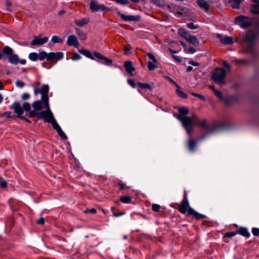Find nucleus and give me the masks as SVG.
Returning <instances> with one entry per match:
<instances>
[{
    "mask_svg": "<svg viewBox=\"0 0 259 259\" xmlns=\"http://www.w3.org/2000/svg\"><path fill=\"white\" fill-rule=\"evenodd\" d=\"M186 40L191 43L193 45L195 46H198L199 45V42L197 37L194 35H192L189 34L187 38L186 39Z\"/></svg>",
    "mask_w": 259,
    "mask_h": 259,
    "instance_id": "19",
    "label": "nucleus"
},
{
    "mask_svg": "<svg viewBox=\"0 0 259 259\" xmlns=\"http://www.w3.org/2000/svg\"><path fill=\"white\" fill-rule=\"evenodd\" d=\"M103 63L106 65L111 64L113 62L112 60L106 58L105 56H104V58L103 59Z\"/></svg>",
    "mask_w": 259,
    "mask_h": 259,
    "instance_id": "39",
    "label": "nucleus"
},
{
    "mask_svg": "<svg viewBox=\"0 0 259 259\" xmlns=\"http://www.w3.org/2000/svg\"><path fill=\"white\" fill-rule=\"evenodd\" d=\"M176 87L177 88L176 90L177 94L182 98H186L187 97V95L185 93L181 90L180 87L178 85H177Z\"/></svg>",
    "mask_w": 259,
    "mask_h": 259,
    "instance_id": "32",
    "label": "nucleus"
},
{
    "mask_svg": "<svg viewBox=\"0 0 259 259\" xmlns=\"http://www.w3.org/2000/svg\"><path fill=\"white\" fill-rule=\"evenodd\" d=\"M75 32L76 34L81 40H85L87 38V34L83 31L80 30L77 28H75Z\"/></svg>",
    "mask_w": 259,
    "mask_h": 259,
    "instance_id": "23",
    "label": "nucleus"
},
{
    "mask_svg": "<svg viewBox=\"0 0 259 259\" xmlns=\"http://www.w3.org/2000/svg\"><path fill=\"white\" fill-rule=\"evenodd\" d=\"M179 112L180 113V115L185 116L188 114L189 112V110L188 109L185 108H180L179 109Z\"/></svg>",
    "mask_w": 259,
    "mask_h": 259,
    "instance_id": "36",
    "label": "nucleus"
},
{
    "mask_svg": "<svg viewBox=\"0 0 259 259\" xmlns=\"http://www.w3.org/2000/svg\"><path fill=\"white\" fill-rule=\"evenodd\" d=\"M9 62L12 64H17L19 62V57L17 55L13 54L12 49L8 46H6L3 49V53L1 54V57L5 59L6 56Z\"/></svg>",
    "mask_w": 259,
    "mask_h": 259,
    "instance_id": "6",
    "label": "nucleus"
},
{
    "mask_svg": "<svg viewBox=\"0 0 259 259\" xmlns=\"http://www.w3.org/2000/svg\"><path fill=\"white\" fill-rule=\"evenodd\" d=\"M124 66L126 71L131 74L135 70L131 61H126L124 64Z\"/></svg>",
    "mask_w": 259,
    "mask_h": 259,
    "instance_id": "20",
    "label": "nucleus"
},
{
    "mask_svg": "<svg viewBox=\"0 0 259 259\" xmlns=\"http://www.w3.org/2000/svg\"><path fill=\"white\" fill-rule=\"evenodd\" d=\"M45 223V220L43 218H39L37 221V224H38V225H43Z\"/></svg>",
    "mask_w": 259,
    "mask_h": 259,
    "instance_id": "55",
    "label": "nucleus"
},
{
    "mask_svg": "<svg viewBox=\"0 0 259 259\" xmlns=\"http://www.w3.org/2000/svg\"><path fill=\"white\" fill-rule=\"evenodd\" d=\"M220 41L226 45L233 44L234 42L233 38L230 36L221 37L220 38Z\"/></svg>",
    "mask_w": 259,
    "mask_h": 259,
    "instance_id": "21",
    "label": "nucleus"
},
{
    "mask_svg": "<svg viewBox=\"0 0 259 259\" xmlns=\"http://www.w3.org/2000/svg\"><path fill=\"white\" fill-rule=\"evenodd\" d=\"M168 79L169 80V81L170 82H171V83H172L174 84H175L176 87H177V85H178L172 79L169 78V77H168Z\"/></svg>",
    "mask_w": 259,
    "mask_h": 259,
    "instance_id": "61",
    "label": "nucleus"
},
{
    "mask_svg": "<svg viewBox=\"0 0 259 259\" xmlns=\"http://www.w3.org/2000/svg\"><path fill=\"white\" fill-rule=\"evenodd\" d=\"M11 5V2L9 0H7L6 2V6L7 7V10L9 12H11V10L9 8V7Z\"/></svg>",
    "mask_w": 259,
    "mask_h": 259,
    "instance_id": "52",
    "label": "nucleus"
},
{
    "mask_svg": "<svg viewBox=\"0 0 259 259\" xmlns=\"http://www.w3.org/2000/svg\"><path fill=\"white\" fill-rule=\"evenodd\" d=\"M237 233L242 235L246 237H248L250 236V233L247 230V229L245 228H240L238 231Z\"/></svg>",
    "mask_w": 259,
    "mask_h": 259,
    "instance_id": "25",
    "label": "nucleus"
},
{
    "mask_svg": "<svg viewBox=\"0 0 259 259\" xmlns=\"http://www.w3.org/2000/svg\"><path fill=\"white\" fill-rule=\"evenodd\" d=\"M16 84L17 87H18L19 88H22L24 86V83L21 80L16 81Z\"/></svg>",
    "mask_w": 259,
    "mask_h": 259,
    "instance_id": "48",
    "label": "nucleus"
},
{
    "mask_svg": "<svg viewBox=\"0 0 259 259\" xmlns=\"http://www.w3.org/2000/svg\"><path fill=\"white\" fill-rule=\"evenodd\" d=\"M94 55H95V56H96L97 58H98V59H100V60H103V59L104 58V56H103V55H102L101 54L97 52H95L94 53Z\"/></svg>",
    "mask_w": 259,
    "mask_h": 259,
    "instance_id": "43",
    "label": "nucleus"
},
{
    "mask_svg": "<svg viewBox=\"0 0 259 259\" xmlns=\"http://www.w3.org/2000/svg\"><path fill=\"white\" fill-rule=\"evenodd\" d=\"M120 200L125 203H130L131 201V198L130 196H123L120 198Z\"/></svg>",
    "mask_w": 259,
    "mask_h": 259,
    "instance_id": "34",
    "label": "nucleus"
},
{
    "mask_svg": "<svg viewBox=\"0 0 259 259\" xmlns=\"http://www.w3.org/2000/svg\"><path fill=\"white\" fill-rule=\"evenodd\" d=\"M23 111L25 110L26 111L30 112L32 110H31V107L29 103L27 102H25L23 105Z\"/></svg>",
    "mask_w": 259,
    "mask_h": 259,
    "instance_id": "37",
    "label": "nucleus"
},
{
    "mask_svg": "<svg viewBox=\"0 0 259 259\" xmlns=\"http://www.w3.org/2000/svg\"><path fill=\"white\" fill-rule=\"evenodd\" d=\"M252 233L254 236L259 235V229L256 228H253L252 229Z\"/></svg>",
    "mask_w": 259,
    "mask_h": 259,
    "instance_id": "47",
    "label": "nucleus"
},
{
    "mask_svg": "<svg viewBox=\"0 0 259 259\" xmlns=\"http://www.w3.org/2000/svg\"><path fill=\"white\" fill-rule=\"evenodd\" d=\"M124 214V213L123 212H121L119 213H114L113 215L115 217H118L121 216Z\"/></svg>",
    "mask_w": 259,
    "mask_h": 259,
    "instance_id": "59",
    "label": "nucleus"
},
{
    "mask_svg": "<svg viewBox=\"0 0 259 259\" xmlns=\"http://www.w3.org/2000/svg\"><path fill=\"white\" fill-rule=\"evenodd\" d=\"M48 39L49 38L47 37L39 38L36 36H34L33 40L30 43V45L31 46L42 45L46 43L48 41Z\"/></svg>",
    "mask_w": 259,
    "mask_h": 259,
    "instance_id": "14",
    "label": "nucleus"
},
{
    "mask_svg": "<svg viewBox=\"0 0 259 259\" xmlns=\"http://www.w3.org/2000/svg\"><path fill=\"white\" fill-rule=\"evenodd\" d=\"M81 58V56L77 53L73 54L72 57H71V59L72 60L76 61L80 59Z\"/></svg>",
    "mask_w": 259,
    "mask_h": 259,
    "instance_id": "40",
    "label": "nucleus"
},
{
    "mask_svg": "<svg viewBox=\"0 0 259 259\" xmlns=\"http://www.w3.org/2000/svg\"><path fill=\"white\" fill-rule=\"evenodd\" d=\"M191 94L193 96H195V97H198L201 100H202V101H204L205 100V97L201 95H200V94H197V93H192Z\"/></svg>",
    "mask_w": 259,
    "mask_h": 259,
    "instance_id": "42",
    "label": "nucleus"
},
{
    "mask_svg": "<svg viewBox=\"0 0 259 259\" xmlns=\"http://www.w3.org/2000/svg\"><path fill=\"white\" fill-rule=\"evenodd\" d=\"M234 23L242 28H247L252 25L253 20L247 16L240 15L235 18Z\"/></svg>",
    "mask_w": 259,
    "mask_h": 259,
    "instance_id": "8",
    "label": "nucleus"
},
{
    "mask_svg": "<svg viewBox=\"0 0 259 259\" xmlns=\"http://www.w3.org/2000/svg\"><path fill=\"white\" fill-rule=\"evenodd\" d=\"M115 1L120 4L122 5H127L129 3L128 0H115Z\"/></svg>",
    "mask_w": 259,
    "mask_h": 259,
    "instance_id": "45",
    "label": "nucleus"
},
{
    "mask_svg": "<svg viewBox=\"0 0 259 259\" xmlns=\"http://www.w3.org/2000/svg\"><path fill=\"white\" fill-rule=\"evenodd\" d=\"M197 3L200 7L203 8L205 10L209 9V7L208 3L204 0H197Z\"/></svg>",
    "mask_w": 259,
    "mask_h": 259,
    "instance_id": "24",
    "label": "nucleus"
},
{
    "mask_svg": "<svg viewBox=\"0 0 259 259\" xmlns=\"http://www.w3.org/2000/svg\"><path fill=\"white\" fill-rule=\"evenodd\" d=\"M180 43L182 45V46L184 48V50L185 49H187V45H186V44L185 42L180 41Z\"/></svg>",
    "mask_w": 259,
    "mask_h": 259,
    "instance_id": "64",
    "label": "nucleus"
},
{
    "mask_svg": "<svg viewBox=\"0 0 259 259\" xmlns=\"http://www.w3.org/2000/svg\"><path fill=\"white\" fill-rule=\"evenodd\" d=\"M185 52L186 53L194 54L196 52V50L192 47H190L189 49H185Z\"/></svg>",
    "mask_w": 259,
    "mask_h": 259,
    "instance_id": "38",
    "label": "nucleus"
},
{
    "mask_svg": "<svg viewBox=\"0 0 259 259\" xmlns=\"http://www.w3.org/2000/svg\"><path fill=\"white\" fill-rule=\"evenodd\" d=\"M66 43L69 46H73L76 48L78 47L79 45L77 38L74 35H69L67 38Z\"/></svg>",
    "mask_w": 259,
    "mask_h": 259,
    "instance_id": "15",
    "label": "nucleus"
},
{
    "mask_svg": "<svg viewBox=\"0 0 259 259\" xmlns=\"http://www.w3.org/2000/svg\"><path fill=\"white\" fill-rule=\"evenodd\" d=\"M160 205L156 204H154L152 205V209L154 211H158L160 209Z\"/></svg>",
    "mask_w": 259,
    "mask_h": 259,
    "instance_id": "46",
    "label": "nucleus"
},
{
    "mask_svg": "<svg viewBox=\"0 0 259 259\" xmlns=\"http://www.w3.org/2000/svg\"><path fill=\"white\" fill-rule=\"evenodd\" d=\"M42 103H44L43 101H35L33 104L32 107L33 108V110L30 112V116L33 117H36L38 118V116H32V113H34V114H39L41 112H42L43 111L37 112L38 111H40L42 109Z\"/></svg>",
    "mask_w": 259,
    "mask_h": 259,
    "instance_id": "9",
    "label": "nucleus"
},
{
    "mask_svg": "<svg viewBox=\"0 0 259 259\" xmlns=\"http://www.w3.org/2000/svg\"><path fill=\"white\" fill-rule=\"evenodd\" d=\"M253 3L250 6V12L253 14H259V1L252 0Z\"/></svg>",
    "mask_w": 259,
    "mask_h": 259,
    "instance_id": "16",
    "label": "nucleus"
},
{
    "mask_svg": "<svg viewBox=\"0 0 259 259\" xmlns=\"http://www.w3.org/2000/svg\"><path fill=\"white\" fill-rule=\"evenodd\" d=\"M48 58H49V53L45 51H41L38 54V59L40 60H42L45 59L48 60Z\"/></svg>",
    "mask_w": 259,
    "mask_h": 259,
    "instance_id": "29",
    "label": "nucleus"
},
{
    "mask_svg": "<svg viewBox=\"0 0 259 259\" xmlns=\"http://www.w3.org/2000/svg\"><path fill=\"white\" fill-rule=\"evenodd\" d=\"M179 210L182 213H185L187 211L189 215H192L197 219H200L205 217L203 214L196 212L194 209L189 206L188 200H183L179 206Z\"/></svg>",
    "mask_w": 259,
    "mask_h": 259,
    "instance_id": "2",
    "label": "nucleus"
},
{
    "mask_svg": "<svg viewBox=\"0 0 259 259\" xmlns=\"http://www.w3.org/2000/svg\"><path fill=\"white\" fill-rule=\"evenodd\" d=\"M52 41L54 43H61L63 41V39L58 36L54 35L52 37Z\"/></svg>",
    "mask_w": 259,
    "mask_h": 259,
    "instance_id": "35",
    "label": "nucleus"
},
{
    "mask_svg": "<svg viewBox=\"0 0 259 259\" xmlns=\"http://www.w3.org/2000/svg\"><path fill=\"white\" fill-rule=\"evenodd\" d=\"M243 0H230L229 3L233 8L238 9Z\"/></svg>",
    "mask_w": 259,
    "mask_h": 259,
    "instance_id": "27",
    "label": "nucleus"
},
{
    "mask_svg": "<svg viewBox=\"0 0 259 259\" xmlns=\"http://www.w3.org/2000/svg\"><path fill=\"white\" fill-rule=\"evenodd\" d=\"M7 186V182L5 180H1L0 181V187L2 188H5Z\"/></svg>",
    "mask_w": 259,
    "mask_h": 259,
    "instance_id": "44",
    "label": "nucleus"
},
{
    "mask_svg": "<svg viewBox=\"0 0 259 259\" xmlns=\"http://www.w3.org/2000/svg\"><path fill=\"white\" fill-rule=\"evenodd\" d=\"M227 73L224 68H216L212 72L211 78L215 83L224 85L226 83L225 77Z\"/></svg>",
    "mask_w": 259,
    "mask_h": 259,
    "instance_id": "3",
    "label": "nucleus"
},
{
    "mask_svg": "<svg viewBox=\"0 0 259 259\" xmlns=\"http://www.w3.org/2000/svg\"><path fill=\"white\" fill-rule=\"evenodd\" d=\"M147 55L151 60V61H149L148 63L147 67L150 71L154 70L157 67L156 65L157 62V60L156 59L155 56L150 53H147Z\"/></svg>",
    "mask_w": 259,
    "mask_h": 259,
    "instance_id": "12",
    "label": "nucleus"
},
{
    "mask_svg": "<svg viewBox=\"0 0 259 259\" xmlns=\"http://www.w3.org/2000/svg\"><path fill=\"white\" fill-rule=\"evenodd\" d=\"M235 233L229 232V233H226L225 235V236L226 237H233V236H235Z\"/></svg>",
    "mask_w": 259,
    "mask_h": 259,
    "instance_id": "56",
    "label": "nucleus"
},
{
    "mask_svg": "<svg viewBox=\"0 0 259 259\" xmlns=\"http://www.w3.org/2000/svg\"><path fill=\"white\" fill-rule=\"evenodd\" d=\"M177 118L182 122L183 126L185 128L187 133L190 134L193 131L195 123L196 116L193 117L183 115H179Z\"/></svg>",
    "mask_w": 259,
    "mask_h": 259,
    "instance_id": "4",
    "label": "nucleus"
},
{
    "mask_svg": "<svg viewBox=\"0 0 259 259\" xmlns=\"http://www.w3.org/2000/svg\"><path fill=\"white\" fill-rule=\"evenodd\" d=\"M28 58L32 61H36L38 59V54L36 53H31L29 54Z\"/></svg>",
    "mask_w": 259,
    "mask_h": 259,
    "instance_id": "33",
    "label": "nucleus"
},
{
    "mask_svg": "<svg viewBox=\"0 0 259 259\" xmlns=\"http://www.w3.org/2000/svg\"><path fill=\"white\" fill-rule=\"evenodd\" d=\"M259 37V33L256 31H248L243 37L245 44L249 48H252L256 43Z\"/></svg>",
    "mask_w": 259,
    "mask_h": 259,
    "instance_id": "5",
    "label": "nucleus"
},
{
    "mask_svg": "<svg viewBox=\"0 0 259 259\" xmlns=\"http://www.w3.org/2000/svg\"><path fill=\"white\" fill-rule=\"evenodd\" d=\"M64 54L62 52H51L49 53V58L48 61L52 62H57L63 58Z\"/></svg>",
    "mask_w": 259,
    "mask_h": 259,
    "instance_id": "13",
    "label": "nucleus"
},
{
    "mask_svg": "<svg viewBox=\"0 0 259 259\" xmlns=\"http://www.w3.org/2000/svg\"><path fill=\"white\" fill-rule=\"evenodd\" d=\"M117 14L121 18L125 21H135L138 22L141 19V17L139 15H125L120 12H117Z\"/></svg>",
    "mask_w": 259,
    "mask_h": 259,
    "instance_id": "11",
    "label": "nucleus"
},
{
    "mask_svg": "<svg viewBox=\"0 0 259 259\" xmlns=\"http://www.w3.org/2000/svg\"><path fill=\"white\" fill-rule=\"evenodd\" d=\"M139 88L143 89H149L150 90H152L153 88V86L151 85L149 83H143L141 82H138V83Z\"/></svg>",
    "mask_w": 259,
    "mask_h": 259,
    "instance_id": "31",
    "label": "nucleus"
},
{
    "mask_svg": "<svg viewBox=\"0 0 259 259\" xmlns=\"http://www.w3.org/2000/svg\"><path fill=\"white\" fill-rule=\"evenodd\" d=\"M49 86L48 85H43L41 86V89H35L34 93L35 95L40 93L41 95V100L44 102V106L46 109L50 108L49 104Z\"/></svg>",
    "mask_w": 259,
    "mask_h": 259,
    "instance_id": "7",
    "label": "nucleus"
},
{
    "mask_svg": "<svg viewBox=\"0 0 259 259\" xmlns=\"http://www.w3.org/2000/svg\"><path fill=\"white\" fill-rule=\"evenodd\" d=\"M130 51V49H128L127 48L125 47L124 48V53L125 54H129Z\"/></svg>",
    "mask_w": 259,
    "mask_h": 259,
    "instance_id": "63",
    "label": "nucleus"
},
{
    "mask_svg": "<svg viewBox=\"0 0 259 259\" xmlns=\"http://www.w3.org/2000/svg\"><path fill=\"white\" fill-rule=\"evenodd\" d=\"M172 58L176 61L180 63L182 61L181 58L178 56L172 55Z\"/></svg>",
    "mask_w": 259,
    "mask_h": 259,
    "instance_id": "53",
    "label": "nucleus"
},
{
    "mask_svg": "<svg viewBox=\"0 0 259 259\" xmlns=\"http://www.w3.org/2000/svg\"><path fill=\"white\" fill-rule=\"evenodd\" d=\"M29 98H30V95L28 93H24L22 95V99L23 100H27V99H29Z\"/></svg>",
    "mask_w": 259,
    "mask_h": 259,
    "instance_id": "51",
    "label": "nucleus"
},
{
    "mask_svg": "<svg viewBox=\"0 0 259 259\" xmlns=\"http://www.w3.org/2000/svg\"><path fill=\"white\" fill-rule=\"evenodd\" d=\"M128 83L133 88H135L136 86V83L133 79H128L127 80Z\"/></svg>",
    "mask_w": 259,
    "mask_h": 259,
    "instance_id": "49",
    "label": "nucleus"
},
{
    "mask_svg": "<svg viewBox=\"0 0 259 259\" xmlns=\"http://www.w3.org/2000/svg\"><path fill=\"white\" fill-rule=\"evenodd\" d=\"M85 212H92L93 213H96L97 211L95 208H92L91 209L86 210Z\"/></svg>",
    "mask_w": 259,
    "mask_h": 259,
    "instance_id": "58",
    "label": "nucleus"
},
{
    "mask_svg": "<svg viewBox=\"0 0 259 259\" xmlns=\"http://www.w3.org/2000/svg\"><path fill=\"white\" fill-rule=\"evenodd\" d=\"M178 34L184 37L185 39L187 38L190 34L188 32L184 29H179L178 31Z\"/></svg>",
    "mask_w": 259,
    "mask_h": 259,
    "instance_id": "30",
    "label": "nucleus"
},
{
    "mask_svg": "<svg viewBox=\"0 0 259 259\" xmlns=\"http://www.w3.org/2000/svg\"><path fill=\"white\" fill-rule=\"evenodd\" d=\"M79 52L81 54H82V55L85 56L87 57H88L92 60L95 59V58L92 55L91 53L88 50L82 49L79 51Z\"/></svg>",
    "mask_w": 259,
    "mask_h": 259,
    "instance_id": "28",
    "label": "nucleus"
},
{
    "mask_svg": "<svg viewBox=\"0 0 259 259\" xmlns=\"http://www.w3.org/2000/svg\"><path fill=\"white\" fill-rule=\"evenodd\" d=\"M18 117L20 118L21 119L24 120L26 122H29V120L28 119H27L26 118H25L24 117L22 116L21 115L18 116Z\"/></svg>",
    "mask_w": 259,
    "mask_h": 259,
    "instance_id": "60",
    "label": "nucleus"
},
{
    "mask_svg": "<svg viewBox=\"0 0 259 259\" xmlns=\"http://www.w3.org/2000/svg\"><path fill=\"white\" fill-rule=\"evenodd\" d=\"M209 88L212 89V90L213 91L214 95L218 97L219 98V99H221V100H223V94H222V93L221 92V91H219V90H216L213 86L212 85H210L209 86Z\"/></svg>",
    "mask_w": 259,
    "mask_h": 259,
    "instance_id": "26",
    "label": "nucleus"
},
{
    "mask_svg": "<svg viewBox=\"0 0 259 259\" xmlns=\"http://www.w3.org/2000/svg\"><path fill=\"white\" fill-rule=\"evenodd\" d=\"M90 9L93 12H97L99 10L107 11L109 10L105 5H100L96 1H92L90 3Z\"/></svg>",
    "mask_w": 259,
    "mask_h": 259,
    "instance_id": "10",
    "label": "nucleus"
},
{
    "mask_svg": "<svg viewBox=\"0 0 259 259\" xmlns=\"http://www.w3.org/2000/svg\"><path fill=\"white\" fill-rule=\"evenodd\" d=\"M11 112H9V111H8V112H6L2 114V116H6L7 117H11Z\"/></svg>",
    "mask_w": 259,
    "mask_h": 259,
    "instance_id": "57",
    "label": "nucleus"
},
{
    "mask_svg": "<svg viewBox=\"0 0 259 259\" xmlns=\"http://www.w3.org/2000/svg\"><path fill=\"white\" fill-rule=\"evenodd\" d=\"M188 146L190 151H194L196 146L197 142L196 141L190 138L188 141Z\"/></svg>",
    "mask_w": 259,
    "mask_h": 259,
    "instance_id": "22",
    "label": "nucleus"
},
{
    "mask_svg": "<svg viewBox=\"0 0 259 259\" xmlns=\"http://www.w3.org/2000/svg\"><path fill=\"white\" fill-rule=\"evenodd\" d=\"M75 24L79 27H83L90 22L89 18H84L81 19H76L74 21Z\"/></svg>",
    "mask_w": 259,
    "mask_h": 259,
    "instance_id": "18",
    "label": "nucleus"
},
{
    "mask_svg": "<svg viewBox=\"0 0 259 259\" xmlns=\"http://www.w3.org/2000/svg\"><path fill=\"white\" fill-rule=\"evenodd\" d=\"M32 116H37L38 119H43L45 122L51 123L53 128L57 131L58 135L62 139H66L67 138L66 135L62 131L60 126L55 120L53 113L50 108L39 114H36L32 113Z\"/></svg>",
    "mask_w": 259,
    "mask_h": 259,
    "instance_id": "1",
    "label": "nucleus"
},
{
    "mask_svg": "<svg viewBox=\"0 0 259 259\" xmlns=\"http://www.w3.org/2000/svg\"><path fill=\"white\" fill-rule=\"evenodd\" d=\"M200 124L202 127H205L206 126V123L205 121L200 122Z\"/></svg>",
    "mask_w": 259,
    "mask_h": 259,
    "instance_id": "62",
    "label": "nucleus"
},
{
    "mask_svg": "<svg viewBox=\"0 0 259 259\" xmlns=\"http://www.w3.org/2000/svg\"><path fill=\"white\" fill-rule=\"evenodd\" d=\"M14 112L17 114V116L21 115L23 113V109L18 102H15L12 105Z\"/></svg>",
    "mask_w": 259,
    "mask_h": 259,
    "instance_id": "17",
    "label": "nucleus"
},
{
    "mask_svg": "<svg viewBox=\"0 0 259 259\" xmlns=\"http://www.w3.org/2000/svg\"><path fill=\"white\" fill-rule=\"evenodd\" d=\"M187 27L191 29H196L197 28V26L194 25L193 23H189L187 24Z\"/></svg>",
    "mask_w": 259,
    "mask_h": 259,
    "instance_id": "50",
    "label": "nucleus"
},
{
    "mask_svg": "<svg viewBox=\"0 0 259 259\" xmlns=\"http://www.w3.org/2000/svg\"><path fill=\"white\" fill-rule=\"evenodd\" d=\"M189 64L194 66H198L200 65L199 63L196 62L193 60H190L189 62Z\"/></svg>",
    "mask_w": 259,
    "mask_h": 259,
    "instance_id": "54",
    "label": "nucleus"
},
{
    "mask_svg": "<svg viewBox=\"0 0 259 259\" xmlns=\"http://www.w3.org/2000/svg\"><path fill=\"white\" fill-rule=\"evenodd\" d=\"M223 66L225 67V70L227 71V72L228 73L230 71V65L226 61L223 62Z\"/></svg>",
    "mask_w": 259,
    "mask_h": 259,
    "instance_id": "41",
    "label": "nucleus"
}]
</instances>
